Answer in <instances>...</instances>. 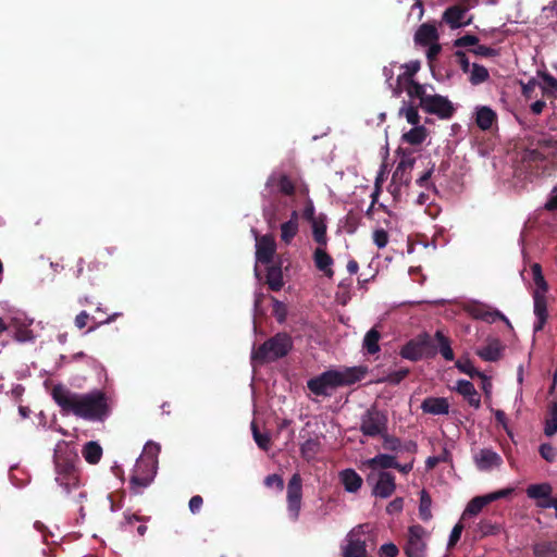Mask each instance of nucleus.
<instances>
[{"mask_svg": "<svg viewBox=\"0 0 557 557\" xmlns=\"http://www.w3.org/2000/svg\"><path fill=\"white\" fill-rule=\"evenodd\" d=\"M77 460V454L66 444L58 445L54 450L55 482L63 488L66 495H70L81 485L79 471L75 466Z\"/></svg>", "mask_w": 557, "mask_h": 557, "instance_id": "3", "label": "nucleus"}, {"mask_svg": "<svg viewBox=\"0 0 557 557\" xmlns=\"http://www.w3.org/2000/svg\"><path fill=\"white\" fill-rule=\"evenodd\" d=\"M426 531L420 524L408 528V534L404 552L407 557H426L428 544L425 541Z\"/></svg>", "mask_w": 557, "mask_h": 557, "instance_id": "9", "label": "nucleus"}, {"mask_svg": "<svg viewBox=\"0 0 557 557\" xmlns=\"http://www.w3.org/2000/svg\"><path fill=\"white\" fill-rule=\"evenodd\" d=\"M469 72H470L469 82L474 86L480 85L490 78L487 69L478 63H473L472 69Z\"/></svg>", "mask_w": 557, "mask_h": 557, "instance_id": "39", "label": "nucleus"}, {"mask_svg": "<svg viewBox=\"0 0 557 557\" xmlns=\"http://www.w3.org/2000/svg\"><path fill=\"white\" fill-rule=\"evenodd\" d=\"M478 528L482 536L495 535L499 531L498 525L490 520H481Z\"/></svg>", "mask_w": 557, "mask_h": 557, "instance_id": "52", "label": "nucleus"}, {"mask_svg": "<svg viewBox=\"0 0 557 557\" xmlns=\"http://www.w3.org/2000/svg\"><path fill=\"white\" fill-rule=\"evenodd\" d=\"M539 83L535 78H531L528 83L522 84V95L527 99H531L534 96L535 88L537 87Z\"/></svg>", "mask_w": 557, "mask_h": 557, "instance_id": "63", "label": "nucleus"}, {"mask_svg": "<svg viewBox=\"0 0 557 557\" xmlns=\"http://www.w3.org/2000/svg\"><path fill=\"white\" fill-rule=\"evenodd\" d=\"M505 345L497 338L488 341L487 345L478 349L476 355L484 361L496 362L503 357Z\"/></svg>", "mask_w": 557, "mask_h": 557, "instance_id": "17", "label": "nucleus"}, {"mask_svg": "<svg viewBox=\"0 0 557 557\" xmlns=\"http://www.w3.org/2000/svg\"><path fill=\"white\" fill-rule=\"evenodd\" d=\"M339 479L345 490L349 493H356L362 485V478L354 469H345L339 472Z\"/></svg>", "mask_w": 557, "mask_h": 557, "instance_id": "26", "label": "nucleus"}, {"mask_svg": "<svg viewBox=\"0 0 557 557\" xmlns=\"http://www.w3.org/2000/svg\"><path fill=\"white\" fill-rule=\"evenodd\" d=\"M456 367L462 372L468 374L470 377H479L482 375V372L475 369L472 362L467 359L466 361H457Z\"/></svg>", "mask_w": 557, "mask_h": 557, "instance_id": "51", "label": "nucleus"}, {"mask_svg": "<svg viewBox=\"0 0 557 557\" xmlns=\"http://www.w3.org/2000/svg\"><path fill=\"white\" fill-rule=\"evenodd\" d=\"M476 468L481 471H488L492 468H498L503 463L499 454L490 448L480 449L473 457Z\"/></svg>", "mask_w": 557, "mask_h": 557, "instance_id": "14", "label": "nucleus"}, {"mask_svg": "<svg viewBox=\"0 0 557 557\" xmlns=\"http://www.w3.org/2000/svg\"><path fill=\"white\" fill-rule=\"evenodd\" d=\"M470 52L474 53L475 55L484 57V58H492L498 55V50L492 47H487L484 45H476L474 48L469 50Z\"/></svg>", "mask_w": 557, "mask_h": 557, "instance_id": "53", "label": "nucleus"}, {"mask_svg": "<svg viewBox=\"0 0 557 557\" xmlns=\"http://www.w3.org/2000/svg\"><path fill=\"white\" fill-rule=\"evenodd\" d=\"M396 490L395 476L391 472L381 471L373 486L372 494L380 498H388Z\"/></svg>", "mask_w": 557, "mask_h": 557, "instance_id": "15", "label": "nucleus"}, {"mask_svg": "<svg viewBox=\"0 0 557 557\" xmlns=\"http://www.w3.org/2000/svg\"><path fill=\"white\" fill-rule=\"evenodd\" d=\"M286 505L288 518L296 522L299 519L302 506V478L300 473H294L286 486Z\"/></svg>", "mask_w": 557, "mask_h": 557, "instance_id": "8", "label": "nucleus"}, {"mask_svg": "<svg viewBox=\"0 0 557 557\" xmlns=\"http://www.w3.org/2000/svg\"><path fill=\"white\" fill-rule=\"evenodd\" d=\"M552 486L548 483L531 484L527 488V495L529 498L539 500L540 498H547L552 495Z\"/></svg>", "mask_w": 557, "mask_h": 557, "instance_id": "37", "label": "nucleus"}, {"mask_svg": "<svg viewBox=\"0 0 557 557\" xmlns=\"http://www.w3.org/2000/svg\"><path fill=\"white\" fill-rule=\"evenodd\" d=\"M470 314L476 319L482 320L487 323H493L496 320L504 321L509 327L511 326L510 321L507 319V317L502 313L499 310H492L488 306L482 305V304H475L469 309Z\"/></svg>", "mask_w": 557, "mask_h": 557, "instance_id": "13", "label": "nucleus"}, {"mask_svg": "<svg viewBox=\"0 0 557 557\" xmlns=\"http://www.w3.org/2000/svg\"><path fill=\"white\" fill-rule=\"evenodd\" d=\"M352 530L347 536V545L344 547L343 557H367L366 541L356 537Z\"/></svg>", "mask_w": 557, "mask_h": 557, "instance_id": "18", "label": "nucleus"}, {"mask_svg": "<svg viewBox=\"0 0 557 557\" xmlns=\"http://www.w3.org/2000/svg\"><path fill=\"white\" fill-rule=\"evenodd\" d=\"M366 367H351L344 370H329L307 382L308 389L315 396L329 397L342 386L360 382L367 374Z\"/></svg>", "mask_w": 557, "mask_h": 557, "instance_id": "2", "label": "nucleus"}, {"mask_svg": "<svg viewBox=\"0 0 557 557\" xmlns=\"http://www.w3.org/2000/svg\"><path fill=\"white\" fill-rule=\"evenodd\" d=\"M320 449L321 443L319 438H308L300 446V455L305 460L311 461L315 459L317 455L320 453Z\"/></svg>", "mask_w": 557, "mask_h": 557, "instance_id": "31", "label": "nucleus"}, {"mask_svg": "<svg viewBox=\"0 0 557 557\" xmlns=\"http://www.w3.org/2000/svg\"><path fill=\"white\" fill-rule=\"evenodd\" d=\"M267 265V275H265V283L268 284L269 288L273 292H278L284 286V280H283V272H282V264H265Z\"/></svg>", "mask_w": 557, "mask_h": 557, "instance_id": "24", "label": "nucleus"}, {"mask_svg": "<svg viewBox=\"0 0 557 557\" xmlns=\"http://www.w3.org/2000/svg\"><path fill=\"white\" fill-rule=\"evenodd\" d=\"M276 251V244L271 235H262L257 237L256 243V259L262 264L272 263L274 253Z\"/></svg>", "mask_w": 557, "mask_h": 557, "instance_id": "12", "label": "nucleus"}, {"mask_svg": "<svg viewBox=\"0 0 557 557\" xmlns=\"http://www.w3.org/2000/svg\"><path fill=\"white\" fill-rule=\"evenodd\" d=\"M557 433V401L549 404L547 417L545 419L544 434L548 437Z\"/></svg>", "mask_w": 557, "mask_h": 557, "instance_id": "33", "label": "nucleus"}, {"mask_svg": "<svg viewBox=\"0 0 557 557\" xmlns=\"http://www.w3.org/2000/svg\"><path fill=\"white\" fill-rule=\"evenodd\" d=\"M426 128L424 126H414L409 132L403 134L401 139L410 145H420L426 138Z\"/></svg>", "mask_w": 557, "mask_h": 557, "instance_id": "36", "label": "nucleus"}, {"mask_svg": "<svg viewBox=\"0 0 557 557\" xmlns=\"http://www.w3.org/2000/svg\"><path fill=\"white\" fill-rule=\"evenodd\" d=\"M85 460L90 465H96L102 456V448L97 442H88L83 449Z\"/></svg>", "mask_w": 557, "mask_h": 557, "instance_id": "35", "label": "nucleus"}, {"mask_svg": "<svg viewBox=\"0 0 557 557\" xmlns=\"http://www.w3.org/2000/svg\"><path fill=\"white\" fill-rule=\"evenodd\" d=\"M531 272H532V276H533V282L536 286L535 290H541L543 294H546L548 290V284L543 275L541 264L533 263L531 265Z\"/></svg>", "mask_w": 557, "mask_h": 557, "instance_id": "41", "label": "nucleus"}, {"mask_svg": "<svg viewBox=\"0 0 557 557\" xmlns=\"http://www.w3.org/2000/svg\"><path fill=\"white\" fill-rule=\"evenodd\" d=\"M434 342L437 343L436 348L437 352L442 355V357L447 361H453L455 358L450 339L445 336V334L442 331H436L434 335Z\"/></svg>", "mask_w": 557, "mask_h": 557, "instance_id": "29", "label": "nucleus"}, {"mask_svg": "<svg viewBox=\"0 0 557 557\" xmlns=\"http://www.w3.org/2000/svg\"><path fill=\"white\" fill-rule=\"evenodd\" d=\"M14 338L21 343L29 342L34 339L33 331L25 325H18L15 329Z\"/></svg>", "mask_w": 557, "mask_h": 557, "instance_id": "54", "label": "nucleus"}, {"mask_svg": "<svg viewBox=\"0 0 557 557\" xmlns=\"http://www.w3.org/2000/svg\"><path fill=\"white\" fill-rule=\"evenodd\" d=\"M264 485L267 487H276L278 492H282L284 490V480L280 474H269L264 479Z\"/></svg>", "mask_w": 557, "mask_h": 557, "instance_id": "55", "label": "nucleus"}, {"mask_svg": "<svg viewBox=\"0 0 557 557\" xmlns=\"http://www.w3.org/2000/svg\"><path fill=\"white\" fill-rule=\"evenodd\" d=\"M421 409L424 413L434 416L447 414L449 412V403L444 397H426L421 404Z\"/></svg>", "mask_w": 557, "mask_h": 557, "instance_id": "23", "label": "nucleus"}, {"mask_svg": "<svg viewBox=\"0 0 557 557\" xmlns=\"http://www.w3.org/2000/svg\"><path fill=\"white\" fill-rule=\"evenodd\" d=\"M203 499L200 495H195L189 499L188 507L191 513H198L202 507Z\"/></svg>", "mask_w": 557, "mask_h": 557, "instance_id": "64", "label": "nucleus"}, {"mask_svg": "<svg viewBox=\"0 0 557 557\" xmlns=\"http://www.w3.org/2000/svg\"><path fill=\"white\" fill-rule=\"evenodd\" d=\"M455 57L462 72L468 73L470 71V61L466 52L458 50L455 52Z\"/></svg>", "mask_w": 557, "mask_h": 557, "instance_id": "62", "label": "nucleus"}, {"mask_svg": "<svg viewBox=\"0 0 557 557\" xmlns=\"http://www.w3.org/2000/svg\"><path fill=\"white\" fill-rule=\"evenodd\" d=\"M325 219L324 214H320L317 220L310 223L313 239L319 247H326L327 245Z\"/></svg>", "mask_w": 557, "mask_h": 557, "instance_id": "28", "label": "nucleus"}, {"mask_svg": "<svg viewBox=\"0 0 557 557\" xmlns=\"http://www.w3.org/2000/svg\"><path fill=\"white\" fill-rule=\"evenodd\" d=\"M292 348V336L285 332H280L252 350L251 360L263 364L287 356Z\"/></svg>", "mask_w": 557, "mask_h": 557, "instance_id": "5", "label": "nucleus"}, {"mask_svg": "<svg viewBox=\"0 0 557 557\" xmlns=\"http://www.w3.org/2000/svg\"><path fill=\"white\" fill-rule=\"evenodd\" d=\"M497 121V114L490 107H479L475 112V124L482 131H488Z\"/></svg>", "mask_w": 557, "mask_h": 557, "instance_id": "25", "label": "nucleus"}, {"mask_svg": "<svg viewBox=\"0 0 557 557\" xmlns=\"http://www.w3.org/2000/svg\"><path fill=\"white\" fill-rule=\"evenodd\" d=\"M541 77L543 81V85H542L543 94H546V95L556 94L557 92V79L548 73H542Z\"/></svg>", "mask_w": 557, "mask_h": 557, "instance_id": "48", "label": "nucleus"}, {"mask_svg": "<svg viewBox=\"0 0 557 557\" xmlns=\"http://www.w3.org/2000/svg\"><path fill=\"white\" fill-rule=\"evenodd\" d=\"M416 159L410 154H404L398 162L394 173L393 181H398L400 184L409 185L411 181L410 171L414 165Z\"/></svg>", "mask_w": 557, "mask_h": 557, "instance_id": "19", "label": "nucleus"}, {"mask_svg": "<svg viewBox=\"0 0 557 557\" xmlns=\"http://www.w3.org/2000/svg\"><path fill=\"white\" fill-rule=\"evenodd\" d=\"M407 87V94L410 98H418L420 100V108L422 107V99L429 98L430 95L426 94L425 87L418 82L410 79L409 83H406Z\"/></svg>", "mask_w": 557, "mask_h": 557, "instance_id": "42", "label": "nucleus"}, {"mask_svg": "<svg viewBox=\"0 0 557 557\" xmlns=\"http://www.w3.org/2000/svg\"><path fill=\"white\" fill-rule=\"evenodd\" d=\"M159 450L160 446L157 444L145 446L144 453L137 459L129 478V490L133 494H141L144 488L152 483L157 473Z\"/></svg>", "mask_w": 557, "mask_h": 557, "instance_id": "4", "label": "nucleus"}, {"mask_svg": "<svg viewBox=\"0 0 557 557\" xmlns=\"http://www.w3.org/2000/svg\"><path fill=\"white\" fill-rule=\"evenodd\" d=\"M421 109L429 114L437 115L441 119H449L455 112L453 103L444 96L430 95L422 99Z\"/></svg>", "mask_w": 557, "mask_h": 557, "instance_id": "11", "label": "nucleus"}, {"mask_svg": "<svg viewBox=\"0 0 557 557\" xmlns=\"http://www.w3.org/2000/svg\"><path fill=\"white\" fill-rule=\"evenodd\" d=\"M456 392L467 400V403L475 408L479 409L481 406V397L479 393L476 392L473 383L467 380H459L457 382Z\"/></svg>", "mask_w": 557, "mask_h": 557, "instance_id": "20", "label": "nucleus"}, {"mask_svg": "<svg viewBox=\"0 0 557 557\" xmlns=\"http://www.w3.org/2000/svg\"><path fill=\"white\" fill-rule=\"evenodd\" d=\"M539 453L541 457L547 462H554L557 458V449L549 443L541 444Z\"/></svg>", "mask_w": 557, "mask_h": 557, "instance_id": "50", "label": "nucleus"}, {"mask_svg": "<svg viewBox=\"0 0 557 557\" xmlns=\"http://www.w3.org/2000/svg\"><path fill=\"white\" fill-rule=\"evenodd\" d=\"M360 432L367 437H381L388 430V416L372 405L360 417Z\"/></svg>", "mask_w": 557, "mask_h": 557, "instance_id": "7", "label": "nucleus"}, {"mask_svg": "<svg viewBox=\"0 0 557 557\" xmlns=\"http://www.w3.org/2000/svg\"><path fill=\"white\" fill-rule=\"evenodd\" d=\"M406 71L404 74L398 75L395 87H394V96L398 97L403 92V83H409L410 79H413L412 77L417 74V72L420 70V62L419 61H412L404 65Z\"/></svg>", "mask_w": 557, "mask_h": 557, "instance_id": "27", "label": "nucleus"}, {"mask_svg": "<svg viewBox=\"0 0 557 557\" xmlns=\"http://www.w3.org/2000/svg\"><path fill=\"white\" fill-rule=\"evenodd\" d=\"M399 115H405L407 122L414 126H420V115L418 108L414 106L403 107L399 110Z\"/></svg>", "mask_w": 557, "mask_h": 557, "instance_id": "47", "label": "nucleus"}, {"mask_svg": "<svg viewBox=\"0 0 557 557\" xmlns=\"http://www.w3.org/2000/svg\"><path fill=\"white\" fill-rule=\"evenodd\" d=\"M373 242L377 248H384L388 243V234L383 228H377L373 232Z\"/></svg>", "mask_w": 557, "mask_h": 557, "instance_id": "56", "label": "nucleus"}, {"mask_svg": "<svg viewBox=\"0 0 557 557\" xmlns=\"http://www.w3.org/2000/svg\"><path fill=\"white\" fill-rule=\"evenodd\" d=\"M313 261L315 268L323 272L329 278L334 276V270L332 265L334 263L333 258L326 252L325 247H318L313 252Z\"/></svg>", "mask_w": 557, "mask_h": 557, "instance_id": "22", "label": "nucleus"}, {"mask_svg": "<svg viewBox=\"0 0 557 557\" xmlns=\"http://www.w3.org/2000/svg\"><path fill=\"white\" fill-rule=\"evenodd\" d=\"M302 218L309 223L318 219V216H315V209L311 199H308L306 202V206L302 210Z\"/></svg>", "mask_w": 557, "mask_h": 557, "instance_id": "61", "label": "nucleus"}, {"mask_svg": "<svg viewBox=\"0 0 557 557\" xmlns=\"http://www.w3.org/2000/svg\"><path fill=\"white\" fill-rule=\"evenodd\" d=\"M299 231V224H296L294 222H284L281 224V240L289 245L294 237L297 235Z\"/></svg>", "mask_w": 557, "mask_h": 557, "instance_id": "43", "label": "nucleus"}, {"mask_svg": "<svg viewBox=\"0 0 557 557\" xmlns=\"http://www.w3.org/2000/svg\"><path fill=\"white\" fill-rule=\"evenodd\" d=\"M399 355L410 361L432 359L437 355V348L431 335L423 332L407 342L400 349Z\"/></svg>", "mask_w": 557, "mask_h": 557, "instance_id": "6", "label": "nucleus"}, {"mask_svg": "<svg viewBox=\"0 0 557 557\" xmlns=\"http://www.w3.org/2000/svg\"><path fill=\"white\" fill-rule=\"evenodd\" d=\"M251 430L253 440L257 443L258 447L262 450H268L271 444V437L268 434H262L255 422L251 423Z\"/></svg>", "mask_w": 557, "mask_h": 557, "instance_id": "46", "label": "nucleus"}, {"mask_svg": "<svg viewBox=\"0 0 557 557\" xmlns=\"http://www.w3.org/2000/svg\"><path fill=\"white\" fill-rule=\"evenodd\" d=\"M488 504L490 500L486 495L476 496L468 503L465 515L475 516Z\"/></svg>", "mask_w": 557, "mask_h": 557, "instance_id": "44", "label": "nucleus"}, {"mask_svg": "<svg viewBox=\"0 0 557 557\" xmlns=\"http://www.w3.org/2000/svg\"><path fill=\"white\" fill-rule=\"evenodd\" d=\"M479 42V38L474 35L467 34L465 36L459 37L455 40V46L462 48V47H470V46H476Z\"/></svg>", "mask_w": 557, "mask_h": 557, "instance_id": "58", "label": "nucleus"}, {"mask_svg": "<svg viewBox=\"0 0 557 557\" xmlns=\"http://www.w3.org/2000/svg\"><path fill=\"white\" fill-rule=\"evenodd\" d=\"M368 465L371 468L394 469L396 466V457L387 454H379L375 457L369 459Z\"/></svg>", "mask_w": 557, "mask_h": 557, "instance_id": "38", "label": "nucleus"}, {"mask_svg": "<svg viewBox=\"0 0 557 557\" xmlns=\"http://www.w3.org/2000/svg\"><path fill=\"white\" fill-rule=\"evenodd\" d=\"M381 334L377 330L371 329L368 331L363 338V348L367 350L369 355H375L380 351V342Z\"/></svg>", "mask_w": 557, "mask_h": 557, "instance_id": "34", "label": "nucleus"}, {"mask_svg": "<svg viewBox=\"0 0 557 557\" xmlns=\"http://www.w3.org/2000/svg\"><path fill=\"white\" fill-rule=\"evenodd\" d=\"M462 530H463L462 523L458 522L455 524V527L453 528V530L450 532L449 539H448V544H447L448 548H453L458 543V541L461 537Z\"/></svg>", "mask_w": 557, "mask_h": 557, "instance_id": "57", "label": "nucleus"}, {"mask_svg": "<svg viewBox=\"0 0 557 557\" xmlns=\"http://www.w3.org/2000/svg\"><path fill=\"white\" fill-rule=\"evenodd\" d=\"M51 397L63 413H73L87 421H103L110 414L108 398L102 391L78 394L63 384H55Z\"/></svg>", "mask_w": 557, "mask_h": 557, "instance_id": "1", "label": "nucleus"}, {"mask_svg": "<svg viewBox=\"0 0 557 557\" xmlns=\"http://www.w3.org/2000/svg\"><path fill=\"white\" fill-rule=\"evenodd\" d=\"M270 181L276 184L281 194L289 197L295 195L296 184L287 174H280L277 178L271 177Z\"/></svg>", "mask_w": 557, "mask_h": 557, "instance_id": "32", "label": "nucleus"}, {"mask_svg": "<svg viewBox=\"0 0 557 557\" xmlns=\"http://www.w3.org/2000/svg\"><path fill=\"white\" fill-rule=\"evenodd\" d=\"M409 374L408 369H399L397 371L391 372L386 381L393 385L399 384L407 375Z\"/></svg>", "mask_w": 557, "mask_h": 557, "instance_id": "60", "label": "nucleus"}, {"mask_svg": "<svg viewBox=\"0 0 557 557\" xmlns=\"http://www.w3.org/2000/svg\"><path fill=\"white\" fill-rule=\"evenodd\" d=\"M381 438L383 440L382 445L385 450L400 451L403 449L401 441L394 435H389L387 431L381 436Z\"/></svg>", "mask_w": 557, "mask_h": 557, "instance_id": "45", "label": "nucleus"}, {"mask_svg": "<svg viewBox=\"0 0 557 557\" xmlns=\"http://www.w3.org/2000/svg\"><path fill=\"white\" fill-rule=\"evenodd\" d=\"M273 301V308L272 313L277 320L278 323H283L286 320L287 317V307L282 301L277 300L276 298L272 297Z\"/></svg>", "mask_w": 557, "mask_h": 557, "instance_id": "49", "label": "nucleus"}, {"mask_svg": "<svg viewBox=\"0 0 557 557\" xmlns=\"http://www.w3.org/2000/svg\"><path fill=\"white\" fill-rule=\"evenodd\" d=\"M533 300H534V314L536 317V322L534 324V331L539 332L544 329V325L546 324L547 319H548L546 294H543L541 290H534Z\"/></svg>", "mask_w": 557, "mask_h": 557, "instance_id": "16", "label": "nucleus"}, {"mask_svg": "<svg viewBox=\"0 0 557 557\" xmlns=\"http://www.w3.org/2000/svg\"><path fill=\"white\" fill-rule=\"evenodd\" d=\"M432 499L430 494L422 490L420 493V505H419V516L421 520L429 521L432 519L431 512Z\"/></svg>", "mask_w": 557, "mask_h": 557, "instance_id": "40", "label": "nucleus"}, {"mask_svg": "<svg viewBox=\"0 0 557 557\" xmlns=\"http://www.w3.org/2000/svg\"><path fill=\"white\" fill-rule=\"evenodd\" d=\"M532 549L534 557H557V540L535 543Z\"/></svg>", "mask_w": 557, "mask_h": 557, "instance_id": "30", "label": "nucleus"}, {"mask_svg": "<svg viewBox=\"0 0 557 557\" xmlns=\"http://www.w3.org/2000/svg\"><path fill=\"white\" fill-rule=\"evenodd\" d=\"M476 4L478 0H460L459 4L451 5L445 10L443 13V20L453 29L467 26L471 24V18L466 22H462V18L465 17V14Z\"/></svg>", "mask_w": 557, "mask_h": 557, "instance_id": "10", "label": "nucleus"}, {"mask_svg": "<svg viewBox=\"0 0 557 557\" xmlns=\"http://www.w3.org/2000/svg\"><path fill=\"white\" fill-rule=\"evenodd\" d=\"M398 553V547L393 543L383 544L379 549L380 557H397Z\"/></svg>", "mask_w": 557, "mask_h": 557, "instance_id": "59", "label": "nucleus"}, {"mask_svg": "<svg viewBox=\"0 0 557 557\" xmlns=\"http://www.w3.org/2000/svg\"><path fill=\"white\" fill-rule=\"evenodd\" d=\"M438 40V32L434 24L423 23L414 34V42L426 47Z\"/></svg>", "mask_w": 557, "mask_h": 557, "instance_id": "21", "label": "nucleus"}]
</instances>
